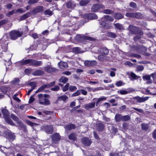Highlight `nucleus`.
Masks as SVG:
<instances>
[{
  "mask_svg": "<svg viewBox=\"0 0 156 156\" xmlns=\"http://www.w3.org/2000/svg\"><path fill=\"white\" fill-rule=\"evenodd\" d=\"M128 30L131 32L132 34H138L140 32L139 28L137 27L132 25H130Z\"/></svg>",
  "mask_w": 156,
  "mask_h": 156,
  "instance_id": "0eeeda50",
  "label": "nucleus"
},
{
  "mask_svg": "<svg viewBox=\"0 0 156 156\" xmlns=\"http://www.w3.org/2000/svg\"><path fill=\"white\" fill-rule=\"evenodd\" d=\"M69 83H67L63 87L62 90L65 92L67 90L69 89Z\"/></svg>",
  "mask_w": 156,
  "mask_h": 156,
  "instance_id": "3c124183",
  "label": "nucleus"
},
{
  "mask_svg": "<svg viewBox=\"0 0 156 156\" xmlns=\"http://www.w3.org/2000/svg\"><path fill=\"white\" fill-rule=\"evenodd\" d=\"M68 80V79L66 77L64 76H62L59 80V81L60 82H62L65 84L66 83Z\"/></svg>",
  "mask_w": 156,
  "mask_h": 156,
  "instance_id": "f704fd0d",
  "label": "nucleus"
},
{
  "mask_svg": "<svg viewBox=\"0 0 156 156\" xmlns=\"http://www.w3.org/2000/svg\"><path fill=\"white\" fill-rule=\"evenodd\" d=\"M142 15L141 13L139 12H133V18L140 19L142 18Z\"/></svg>",
  "mask_w": 156,
  "mask_h": 156,
  "instance_id": "7c9ffc66",
  "label": "nucleus"
},
{
  "mask_svg": "<svg viewBox=\"0 0 156 156\" xmlns=\"http://www.w3.org/2000/svg\"><path fill=\"white\" fill-rule=\"evenodd\" d=\"M104 19L106 21H108L110 22H112L114 20L113 18L109 15H105L104 16Z\"/></svg>",
  "mask_w": 156,
  "mask_h": 156,
  "instance_id": "4c0bfd02",
  "label": "nucleus"
},
{
  "mask_svg": "<svg viewBox=\"0 0 156 156\" xmlns=\"http://www.w3.org/2000/svg\"><path fill=\"white\" fill-rule=\"evenodd\" d=\"M45 84L43 85L42 86H41L35 92V93H38L44 90L45 88H47Z\"/></svg>",
  "mask_w": 156,
  "mask_h": 156,
  "instance_id": "79ce46f5",
  "label": "nucleus"
},
{
  "mask_svg": "<svg viewBox=\"0 0 156 156\" xmlns=\"http://www.w3.org/2000/svg\"><path fill=\"white\" fill-rule=\"evenodd\" d=\"M143 33H142L140 31L139 32L138 34L134 37L133 40L135 41H137L138 40L140 39L141 38V35L143 34Z\"/></svg>",
  "mask_w": 156,
  "mask_h": 156,
  "instance_id": "473e14b6",
  "label": "nucleus"
},
{
  "mask_svg": "<svg viewBox=\"0 0 156 156\" xmlns=\"http://www.w3.org/2000/svg\"><path fill=\"white\" fill-rule=\"evenodd\" d=\"M90 0H81L79 5L81 6H84L87 5L90 2Z\"/></svg>",
  "mask_w": 156,
  "mask_h": 156,
  "instance_id": "2f4dec72",
  "label": "nucleus"
},
{
  "mask_svg": "<svg viewBox=\"0 0 156 156\" xmlns=\"http://www.w3.org/2000/svg\"><path fill=\"white\" fill-rule=\"evenodd\" d=\"M114 17L115 19L119 20L123 18L124 16L120 13L116 12L114 15Z\"/></svg>",
  "mask_w": 156,
  "mask_h": 156,
  "instance_id": "bb28decb",
  "label": "nucleus"
},
{
  "mask_svg": "<svg viewBox=\"0 0 156 156\" xmlns=\"http://www.w3.org/2000/svg\"><path fill=\"white\" fill-rule=\"evenodd\" d=\"M122 121L123 122L127 121L130 119V116L129 115L122 116Z\"/></svg>",
  "mask_w": 156,
  "mask_h": 156,
  "instance_id": "58836bf2",
  "label": "nucleus"
},
{
  "mask_svg": "<svg viewBox=\"0 0 156 156\" xmlns=\"http://www.w3.org/2000/svg\"><path fill=\"white\" fill-rule=\"evenodd\" d=\"M133 50L136 51L140 52L142 51V50L143 49L144 51H147L146 48L144 46L138 45H133L132 47Z\"/></svg>",
  "mask_w": 156,
  "mask_h": 156,
  "instance_id": "ddd939ff",
  "label": "nucleus"
},
{
  "mask_svg": "<svg viewBox=\"0 0 156 156\" xmlns=\"http://www.w3.org/2000/svg\"><path fill=\"white\" fill-rule=\"evenodd\" d=\"M60 89V87L58 85H56L53 88L51 89V90L53 91H58Z\"/></svg>",
  "mask_w": 156,
  "mask_h": 156,
  "instance_id": "603ef678",
  "label": "nucleus"
},
{
  "mask_svg": "<svg viewBox=\"0 0 156 156\" xmlns=\"http://www.w3.org/2000/svg\"><path fill=\"white\" fill-rule=\"evenodd\" d=\"M23 34L22 32L16 30H13L11 31L9 33L10 38L12 40H15L18 37H21Z\"/></svg>",
  "mask_w": 156,
  "mask_h": 156,
  "instance_id": "7ed1b4c3",
  "label": "nucleus"
},
{
  "mask_svg": "<svg viewBox=\"0 0 156 156\" xmlns=\"http://www.w3.org/2000/svg\"><path fill=\"white\" fill-rule=\"evenodd\" d=\"M84 17L87 19L93 20L97 19L98 18V16L94 13H89L85 14Z\"/></svg>",
  "mask_w": 156,
  "mask_h": 156,
  "instance_id": "f8f14e48",
  "label": "nucleus"
},
{
  "mask_svg": "<svg viewBox=\"0 0 156 156\" xmlns=\"http://www.w3.org/2000/svg\"><path fill=\"white\" fill-rule=\"evenodd\" d=\"M28 85L30 86H31V88H34L33 90L35 89V87L36 86V83L34 82H30L28 83Z\"/></svg>",
  "mask_w": 156,
  "mask_h": 156,
  "instance_id": "5fc2aeb1",
  "label": "nucleus"
},
{
  "mask_svg": "<svg viewBox=\"0 0 156 156\" xmlns=\"http://www.w3.org/2000/svg\"><path fill=\"white\" fill-rule=\"evenodd\" d=\"M100 52L101 54L104 55H107L109 53L108 49L106 47H102L100 49Z\"/></svg>",
  "mask_w": 156,
  "mask_h": 156,
  "instance_id": "5701e85b",
  "label": "nucleus"
},
{
  "mask_svg": "<svg viewBox=\"0 0 156 156\" xmlns=\"http://www.w3.org/2000/svg\"><path fill=\"white\" fill-rule=\"evenodd\" d=\"M100 24L102 27L105 29H108V27L106 21H102L101 22H100Z\"/></svg>",
  "mask_w": 156,
  "mask_h": 156,
  "instance_id": "e433bc0d",
  "label": "nucleus"
},
{
  "mask_svg": "<svg viewBox=\"0 0 156 156\" xmlns=\"http://www.w3.org/2000/svg\"><path fill=\"white\" fill-rule=\"evenodd\" d=\"M2 112L4 116L5 121L8 124L12 126H15L13 121L9 118V112L8 111L5 109H3L2 110Z\"/></svg>",
  "mask_w": 156,
  "mask_h": 156,
  "instance_id": "f03ea898",
  "label": "nucleus"
},
{
  "mask_svg": "<svg viewBox=\"0 0 156 156\" xmlns=\"http://www.w3.org/2000/svg\"><path fill=\"white\" fill-rule=\"evenodd\" d=\"M15 10H13L11 11H10L7 13L6 14V15L7 17H9L10 16L12 15L13 14H15Z\"/></svg>",
  "mask_w": 156,
  "mask_h": 156,
  "instance_id": "864d4df0",
  "label": "nucleus"
},
{
  "mask_svg": "<svg viewBox=\"0 0 156 156\" xmlns=\"http://www.w3.org/2000/svg\"><path fill=\"white\" fill-rule=\"evenodd\" d=\"M143 78L144 80H150L151 79V76H144L143 77Z\"/></svg>",
  "mask_w": 156,
  "mask_h": 156,
  "instance_id": "69168bd1",
  "label": "nucleus"
},
{
  "mask_svg": "<svg viewBox=\"0 0 156 156\" xmlns=\"http://www.w3.org/2000/svg\"><path fill=\"white\" fill-rule=\"evenodd\" d=\"M126 16L129 17L133 18V12H127L126 14Z\"/></svg>",
  "mask_w": 156,
  "mask_h": 156,
  "instance_id": "0e129e2a",
  "label": "nucleus"
},
{
  "mask_svg": "<svg viewBox=\"0 0 156 156\" xmlns=\"http://www.w3.org/2000/svg\"><path fill=\"white\" fill-rule=\"evenodd\" d=\"M5 135L6 138L9 140L13 141L16 139V136L15 133H12L10 131L6 132Z\"/></svg>",
  "mask_w": 156,
  "mask_h": 156,
  "instance_id": "9d476101",
  "label": "nucleus"
},
{
  "mask_svg": "<svg viewBox=\"0 0 156 156\" xmlns=\"http://www.w3.org/2000/svg\"><path fill=\"white\" fill-rule=\"evenodd\" d=\"M32 15L30 11L27 12L23 15L21 16L20 18V21L23 20H25L27 18H28L31 15Z\"/></svg>",
  "mask_w": 156,
  "mask_h": 156,
  "instance_id": "aec40b11",
  "label": "nucleus"
},
{
  "mask_svg": "<svg viewBox=\"0 0 156 156\" xmlns=\"http://www.w3.org/2000/svg\"><path fill=\"white\" fill-rule=\"evenodd\" d=\"M42 128L43 130L48 134H51L54 131L53 127L51 125L44 126Z\"/></svg>",
  "mask_w": 156,
  "mask_h": 156,
  "instance_id": "1a4fd4ad",
  "label": "nucleus"
},
{
  "mask_svg": "<svg viewBox=\"0 0 156 156\" xmlns=\"http://www.w3.org/2000/svg\"><path fill=\"white\" fill-rule=\"evenodd\" d=\"M77 90V88L74 86H70L69 87V90L73 91H75Z\"/></svg>",
  "mask_w": 156,
  "mask_h": 156,
  "instance_id": "e2e57ef3",
  "label": "nucleus"
},
{
  "mask_svg": "<svg viewBox=\"0 0 156 156\" xmlns=\"http://www.w3.org/2000/svg\"><path fill=\"white\" fill-rule=\"evenodd\" d=\"M8 22V20L6 19L0 21V27H1L2 26L6 24Z\"/></svg>",
  "mask_w": 156,
  "mask_h": 156,
  "instance_id": "8fccbe9b",
  "label": "nucleus"
},
{
  "mask_svg": "<svg viewBox=\"0 0 156 156\" xmlns=\"http://www.w3.org/2000/svg\"><path fill=\"white\" fill-rule=\"evenodd\" d=\"M95 102H92L88 104H86L84 105V108L87 110L92 108L95 107Z\"/></svg>",
  "mask_w": 156,
  "mask_h": 156,
  "instance_id": "393cba45",
  "label": "nucleus"
},
{
  "mask_svg": "<svg viewBox=\"0 0 156 156\" xmlns=\"http://www.w3.org/2000/svg\"><path fill=\"white\" fill-rule=\"evenodd\" d=\"M106 99V98L105 97V98H100L98 100V101H97V102L96 103V106H98V105L99 104V103L101 102V101H103L104 100H105Z\"/></svg>",
  "mask_w": 156,
  "mask_h": 156,
  "instance_id": "09e8293b",
  "label": "nucleus"
},
{
  "mask_svg": "<svg viewBox=\"0 0 156 156\" xmlns=\"http://www.w3.org/2000/svg\"><path fill=\"white\" fill-rule=\"evenodd\" d=\"M129 6L133 8H136L137 7V5L136 3L133 2H131L130 3Z\"/></svg>",
  "mask_w": 156,
  "mask_h": 156,
  "instance_id": "13d9d810",
  "label": "nucleus"
},
{
  "mask_svg": "<svg viewBox=\"0 0 156 156\" xmlns=\"http://www.w3.org/2000/svg\"><path fill=\"white\" fill-rule=\"evenodd\" d=\"M81 142L85 146H90L91 143L90 140H89L87 137H83L82 138Z\"/></svg>",
  "mask_w": 156,
  "mask_h": 156,
  "instance_id": "f3484780",
  "label": "nucleus"
},
{
  "mask_svg": "<svg viewBox=\"0 0 156 156\" xmlns=\"http://www.w3.org/2000/svg\"><path fill=\"white\" fill-rule=\"evenodd\" d=\"M85 66L87 67L93 66L96 65L97 62L95 60H85L84 62Z\"/></svg>",
  "mask_w": 156,
  "mask_h": 156,
  "instance_id": "2eb2a0df",
  "label": "nucleus"
},
{
  "mask_svg": "<svg viewBox=\"0 0 156 156\" xmlns=\"http://www.w3.org/2000/svg\"><path fill=\"white\" fill-rule=\"evenodd\" d=\"M130 76L131 78H132L130 79L131 80H132L136 79L137 78H139L140 77V76H137L134 73L132 72L131 73Z\"/></svg>",
  "mask_w": 156,
  "mask_h": 156,
  "instance_id": "a19ab883",
  "label": "nucleus"
},
{
  "mask_svg": "<svg viewBox=\"0 0 156 156\" xmlns=\"http://www.w3.org/2000/svg\"><path fill=\"white\" fill-rule=\"evenodd\" d=\"M20 82L19 79L18 78H15L12 81V83L13 84H16L19 83Z\"/></svg>",
  "mask_w": 156,
  "mask_h": 156,
  "instance_id": "338daca9",
  "label": "nucleus"
},
{
  "mask_svg": "<svg viewBox=\"0 0 156 156\" xmlns=\"http://www.w3.org/2000/svg\"><path fill=\"white\" fill-rule=\"evenodd\" d=\"M58 66L61 69H64L67 68L68 66V64L66 62L61 61L58 63Z\"/></svg>",
  "mask_w": 156,
  "mask_h": 156,
  "instance_id": "b1692460",
  "label": "nucleus"
},
{
  "mask_svg": "<svg viewBox=\"0 0 156 156\" xmlns=\"http://www.w3.org/2000/svg\"><path fill=\"white\" fill-rule=\"evenodd\" d=\"M44 70L47 73H50L55 71L56 69L50 66H47L44 67Z\"/></svg>",
  "mask_w": 156,
  "mask_h": 156,
  "instance_id": "a878e982",
  "label": "nucleus"
},
{
  "mask_svg": "<svg viewBox=\"0 0 156 156\" xmlns=\"http://www.w3.org/2000/svg\"><path fill=\"white\" fill-rule=\"evenodd\" d=\"M97 129L99 132H102L104 129L105 126V124L101 121H98L96 123Z\"/></svg>",
  "mask_w": 156,
  "mask_h": 156,
  "instance_id": "9b49d317",
  "label": "nucleus"
},
{
  "mask_svg": "<svg viewBox=\"0 0 156 156\" xmlns=\"http://www.w3.org/2000/svg\"><path fill=\"white\" fill-rule=\"evenodd\" d=\"M39 103L42 105H48L50 104V101L43 97V94H40L37 95Z\"/></svg>",
  "mask_w": 156,
  "mask_h": 156,
  "instance_id": "39448f33",
  "label": "nucleus"
},
{
  "mask_svg": "<svg viewBox=\"0 0 156 156\" xmlns=\"http://www.w3.org/2000/svg\"><path fill=\"white\" fill-rule=\"evenodd\" d=\"M136 69L137 71H141L143 70L144 67L142 65H139L137 67Z\"/></svg>",
  "mask_w": 156,
  "mask_h": 156,
  "instance_id": "680f3d73",
  "label": "nucleus"
},
{
  "mask_svg": "<svg viewBox=\"0 0 156 156\" xmlns=\"http://www.w3.org/2000/svg\"><path fill=\"white\" fill-rule=\"evenodd\" d=\"M55 84V81H53L50 82V83H47L46 85V87L47 88H49L54 86Z\"/></svg>",
  "mask_w": 156,
  "mask_h": 156,
  "instance_id": "37998d69",
  "label": "nucleus"
},
{
  "mask_svg": "<svg viewBox=\"0 0 156 156\" xmlns=\"http://www.w3.org/2000/svg\"><path fill=\"white\" fill-rule=\"evenodd\" d=\"M149 97H147L144 98L140 97L139 96H136L134 98L136 100V102L138 103L144 102L147 100Z\"/></svg>",
  "mask_w": 156,
  "mask_h": 156,
  "instance_id": "a211bd4d",
  "label": "nucleus"
},
{
  "mask_svg": "<svg viewBox=\"0 0 156 156\" xmlns=\"http://www.w3.org/2000/svg\"><path fill=\"white\" fill-rule=\"evenodd\" d=\"M117 92L118 93L122 95L126 94H128L127 91L125 90H121L118 91Z\"/></svg>",
  "mask_w": 156,
  "mask_h": 156,
  "instance_id": "6e6d98bb",
  "label": "nucleus"
},
{
  "mask_svg": "<svg viewBox=\"0 0 156 156\" xmlns=\"http://www.w3.org/2000/svg\"><path fill=\"white\" fill-rule=\"evenodd\" d=\"M39 0H29L27 2V4L29 5H31L37 3Z\"/></svg>",
  "mask_w": 156,
  "mask_h": 156,
  "instance_id": "de8ad7c7",
  "label": "nucleus"
},
{
  "mask_svg": "<svg viewBox=\"0 0 156 156\" xmlns=\"http://www.w3.org/2000/svg\"><path fill=\"white\" fill-rule=\"evenodd\" d=\"M65 5L67 8L73 9L76 7V4L73 1H70L66 3Z\"/></svg>",
  "mask_w": 156,
  "mask_h": 156,
  "instance_id": "dca6fc26",
  "label": "nucleus"
},
{
  "mask_svg": "<svg viewBox=\"0 0 156 156\" xmlns=\"http://www.w3.org/2000/svg\"><path fill=\"white\" fill-rule=\"evenodd\" d=\"M105 57H104L103 55H98V59L101 61H103L105 60Z\"/></svg>",
  "mask_w": 156,
  "mask_h": 156,
  "instance_id": "052dcab7",
  "label": "nucleus"
},
{
  "mask_svg": "<svg viewBox=\"0 0 156 156\" xmlns=\"http://www.w3.org/2000/svg\"><path fill=\"white\" fill-rule=\"evenodd\" d=\"M25 12V10H23V9L22 8H20L18 9H17L16 11H15V13H22L23 12Z\"/></svg>",
  "mask_w": 156,
  "mask_h": 156,
  "instance_id": "4d7b16f0",
  "label": "nucleus"
},
{
  "mask_svg": "<svg viewBox=\"0 0 156 156\" xmlns=\"http://www.w3.org/2000/svg\"><path fill=\"white\" fill-rule=\"evenodd\" d=\"M76 125L73 124H69L66 125L64 128L66 130H70L73 129H74L76 128Z\"/></svg>",
  "mask_w": 156,
  "mask_h": 156,
  "instance_id": "4be33fe9",
  "label": "nucleus"
},
{
  "mask_svg": "<svg viewBox=\"0 0 156 156\" xmlns=\"http://www.w3.org/2000/svg\"><path fill=\"white\" fill-rule=\"evenodd\" d=\"M152 136L153 138L156 139V129L154 130L152 133Z\"/></svg>",
  "mask_w": 156,
  "mask_h": 156,
  "instance_id": "774afa93",
  "label": "nucleus"
},
{
  "mask_svg": "<svg viewBox=\"0 0 156 156\" xmlns=\"http://www.w3.org/2000/svg\"><path fill=\"white\" fill-rule=\"evenodd\" d=\"M76 39L80 41H81L83 40H89L90 41H92L94 39L90 37L85 36L83 35L78 34L76 37Z\"/></svg>",
  "mask_w": 156,
  "mask_h": 156,
  "instance_id": "6e6552de",
  "label": "nucleus"
},
{
  "mask_svg": "<svg viewBox=\"0 0 156 156\" xmlns=\"http://www.w3.org/2000/svg\"><path fill=\"white\" fill-rule=\"evenodd\" d=\"M77 136L74 133H72L68 136L69 139L73 141H76L77 140Z\"/></svg>",
  "mask_w": 156,
  "mask_h": 156,
  "instance_id": "cd10ccee",
  "label": "nucleus"
},
{
  "mask_svg": "<svg viewBox=\"0 0 156 156\" xmlns=\"http://www.w3.org/2000/svg\"><path fill=\"white\" fill-rule=\"evenodd\" d=\"M44 74V71L38 69L37 70L33 72L32 74L34 76H41Z\"/></svg>",
  "mask_w": 156,
  "mask_h": 156,
  "instance_id": "412c9836",
  "label": "nucleus"
},
{
  "mask_svg": "<svg viewBox=\"0 0 156 156\" xmlns=\"http://www.w3.org/2000/svg\"><path fill=\"white\" fill-rule=\"evenodd\" d=\"M44 14L46 15L51 16L52 14V12L50 11L49 9H48L44 12Z\"/></svg>",
  "mask_w": 156,
  "mask_h": 156,
  "instance_id": "a18cd8bd",
  "label": "nucleus"
},
{
  "mask_svg": "<svg viewBox=\"0 0 156 156\" xmlns=\"http://www.w3.org/2000/svg\"><path fill=\"white\" fill-rule=\"evenodd\" d=\"M72 50L73 52L76 54L80 53L81 52L80 48L79 47L73 48Z\"/></svg>",
  "mask_w": 156,
  "mask_h": 156,
  "instance_id": "ea45409f",
  "label": "nucleus"
},
{
  "mask_svg": "<svg viewBox=\"0 0 156 156\" xmlns=\"http://www.w3.org/2000/svg\"><path fill=\"white\" fill-rule=\"evenodd\" d=\"M44 10V7L42 6H39L34 8L30 12L32 15H35L37 13H41Z\"/></svg>",
  "mask_w": 156,
  "mask_h": 156,
  "instance_id": "423d86ee",
  "label": "nucleus"
},
{
  "mask_svg": "<svg viewBox=\"0 0 156 156\" xmlns=\"http://www.w3.org/2000/svg\"><path fill=\"white\" fill-rule=\"evenodd\" d=\"M104 7V6L102 4H96L92 6L91 9L92 12H95L99 9L103 8Z\"/></svg>",
  "mask_w": 156,
  "mask_h": 156,
  "instance_id": "4468645a",
  "label": "nucleus"
},
{
  "mask_svg": "<svg viewBox=\"0 0 156 156\" xmlns=\"http://www.w3.org/2000/svg\"><path fill=\"white\" fill-rule=\"evenodd\" d=\"M19 66L29 64V66L35 67L41 66L42 64V62L41 61H37L34 59H30L22 60L17 62Z\"/></svg>",
  "mask_w": 156,
  "mask_h": 156,
  "instance_id": "f257e3e1",
  "label": "nucleus"
},
{
  "mask_svg": "<svg viewBox=\"0 0 156 156\" xmlns=\"http://www.w3.org/2000/svg\"><path fill=\"white\" fill-rule=\"evenodd\" d=\"M51 138L56 143L60 140V136L58 133H55L52 135Z\"/></svg>",
  "mask_w": 156,
  "mask_h": 156,
  "instance_id": "6ab92c4d",
  "label": "nucleus"
},
{
  "mask_svg": "<svg viewBox=\"0 0 156 156\" xmlns=\"http://www.w3.org/2000/svg\"><path fill=\"white\" fill-rule=\"evenodd\" d=\"M114 25L116 29L119 30H124V28L122 24L119 23H114Z\"/></svg>",
  "mask_w": 156,
  "mask_h": 156,
  "instance_id": "c85d7f7f",
  "label": "nucleus"
},
{
  "mask_svg": "<svg viewBox=\"0 0 156 156\" xmlns=\"http://www.w3.org/2000/svg\"><path fill=\"white\" fill-rule=\"evenodd\" d=\"M11 117L12 119L16 122L17 124L19 125V127L20 128H23L24 129V131L26 132L27 130L26 129V126L24 125L22 122L20 120H19V119L16 115L13 114H12L11 115Z\"/></svg>",
  "mask_w": 156,
  "mask_h": 156,
  "instance_id": "20e7f679",
  "label": "nucleus"
},
{
  "mask_svg": "<svg viewBox=\"0 0 156 156\" xmlns=\"http://www.w3.org/2000/svg\"><path fill=\"white\" fill-rule=\"evenodd\" d=\"M122 115L119 114H116L115 116V119L117 122L122 121Z\"/></svg>",
  "mask_w": 156,
  "mask_h": 156,
  "instance_id": "c756f323",
  "label": "nucleus"
},
{
  "mask_svg": "<svg viewBox=\"0 0 156 156\" xmlns=\"http://www.w3.org/2000/svg\"><path fill=\"white\" fill-rule=\"evenodd\" d=\"M68 99V97L66 95H62L58 97V100L59 101H66Z\"/></svg>",
  "mask_w": 156,
  "mask_h": 156,
  "instance_id": "72a5a7b5",
  "label": "nucleus"
},
{
  "mask_svg": "<svg viewBox=\"0 0 156 156\" xmlns=\"http://www.w3.org/2000/svg\"><path fill=\"white\" fill-rule=\"evenodd\" d=\"M107 35L108 37L112 38H115L117 37L116 34L111 32H108L107 33Z\"/></svg>",
  "mask_w": 156,
  "mask_h": 156,
  "instance_id": "c9c22d12",
  "label": "nucleus"
},
{
  "mask_svg": "<svg viewBox=\"0 0 156 156\" xmlns=\"http://www.w3.org/2000/svg\"><path fill=\"white\" fill-rule=\"evenodd\" d=\"M142 129L143 130H147L148 129V126L147 124L143 123L141 124Z\"/></svg>",
  "mask_w": 156,
  "mask_h": 156,
  "instance_id": "c03bdc74",
  "label": "nucleus"
},
{
  "mask_svg": "<svg viewBox=\"0 0 156 156\" xmlns=\"http://www.w3.org/2000/svg\"><path fill=\"white\" fill-rule=\"evenodd\" d=\"M103 12L105 14H110L112 13L113 12V11L110 9H105L103 11Z\"/></svg>",
  "mask_w": 156,
  "mask_h": 156,
  "instance_id": "49530a36",
  "label": "nucleus"
},
{
  "mask_svg": "<svg viewBox=\"0 0 156 156\" xmlns=\"http://www.w3.org/2000/svg\"><path fill=\"white\" fill-rule=\"evenodd\" d=\"M80 90H78L77 91L74 93H73L72 95V97H75L76 96H78L80 95Z\"/></svg>",
  "mask_w": 156,
  "mask_h": 156,
  "instance_id": "bf43d9fd",
  "label": "nucleus"
}]
</instances>
